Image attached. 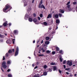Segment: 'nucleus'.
I'll return each mask as SVG.
<instances>
[{"instance_id":"obj_1","label":"nucleus","mask_w":77,"mask_h":77,"mask_svg":"<svg viewBox=\"0 0 77 77\" xmlns=\"http://www.w3.org/2000/svg\"><path fill=\"white\" fill-rule=\"evenodd\" d=\"M12 9V7H11L9 5L7 4L5 5V7L3 9V11L4 12H8L11 9Z\"/></svg>"},{"instance_id":"obj_2","label":"nucleus","mask_w":77,"mask_h":77,"mask_svg":"<svg viewBox=\"0 0 77 77\" xmlns=\"http://www.w3.org/2000/svg\"><path fill=\"white\" fill-rule=\"evenodd\" d=\"M42 0H41L39 5L38 6V8H43L44 9H45V6H44V5H41L42 4Z\"/></svg>"},{"instance_id":"obj_3","label":"nucleus","mask_w":77,"mask_h":77,"mask_svg":"<svg viewBox=\"0 0 77 77\" xmlns=\"http://www.w3.org/2000/svg\"><path fill=\"white\" fill-rule=\"evenodd\" d=\"M2 67H3L4 69H6L7 68V66L6 65V62L4 61L2 63Z\"/></svg>"},{"instance_id":"obj_4","label":"nucleus","mask_w":77,"mask_h":77,"mask_svg":"<svg viewBox=\"0 0 77 77\" xmlns=\"http://www.w3.org/2000/svg\"><path fill=\"white\" fill-rule=\"evenodd\" d=\"M19 51V49L18 48V47H17L16 48V51L14 55L15 56H17L18 55V54Z\"/></svg>"},{"instance_id":"obj_5","label":"nucleus","mask_w":77,"mask_h":77,"mask_svg":"<svg viewBox=\"0 0 77 77\" xmlns=\"http://www.w3.org/2000/svg\"><path fill=\"white\" fill-rule=\"evenodd\" d=\"M29 21L30 22H32L33 21V22H34L35 24H38V23H39L36 20H29Z\"/></svg>"},{"instance_id":"obj_6","label":"nucleus","mask_w":77,"mask_h":77,"mask_svg":"<svg viewBox=\"0 0 77 77\" xmlns=\"http://www.w3.org/2000/svg\"><path fill=\"white\" fill-rule=\"evenodd\" d=\"M67 64L69 66H71V65H72V63L71 61L70 62V60H68L67 62Z\"/></svg>"},{"instance_id":"obj_7","label":"nucleus","mask_w":77,"mask_h":77,"mask_svg":"<svg viewBox=\"0 0 77 77\" xmlns=\"http://www.w3.org/2000/svg\"><path fill=\"white\" fill-rule=\"evenodd\" d=\"M56 26H58L59 25V24L60 23V20H56Z\"/></svg>"},{"instance_id":"obj_8","label":"nucleus","mask_w":77,"mask_h":77,"mask_svg":"<svg viewBox=\"0 0 77 77\" xmlns=\"http://www.w3.org/2000/svg\"><path fill=\"white\" fill-rule=\"evenodd\" d=\"M54 18H59V15L57 14H56L55 15L54 17Z\"/></svg>"},{"instance_id":"obj_9","label":"nucleus","mask_w":77,"mask_h":77,"mask_svg":"<svg viewBox=\"0 0 77 77\" xmlns=\"http://www.w3.org/2000/svg\"><path fill=\"white\" fill-rule=\"evenodd\" d=\"M14 33L15 35H18V31L17 30H14Z\"/></svg>"},{"instance_id":"obj_10","label":"nucleus","mask_w":77,"mask_h":77,"mask_svg":"<svg viewBox=\"0 0 77 77\" xmlns=\"http://www.w3.org/2000/svg\"><path fill=\"white\" fill-rule=\"evenodd\" d=\"M6 42L7 44H11V41L9 39H8L6 41Z\"/></svg>"},{"instance_id":"obj_11","label":"nucleus","mask_w":77,"mask_h":77,"mask_svg":"<svg viewBox=\"0 0 77 77\" xmlns=\"http://www.w3.org/2000/svg\"><path fill=\"white\" fill-rule=\"evenodd\" d=\"M52 17V16H51V14H49L47 17V18H51Z\"/></svg>"},{"instance_id":"obj_12","label":"nucleus","mask_w":77,"mask_h":77,"mask_svg":"<svg viewBox=\"0 0 77 77\" xmlns=\"http://www.w3.org/2000/svg\"><path fill=\"white\" fill-rule=\"evenodd\" d=\"M5 37V36L4 35H2V34H0V38H4Z\"/></svg>"},{"instance_id":"obj_13","label":"nucleus","mask_w":77,"mask_h":77,"mask_svg":"<svg viewBox=\"0 0 77 77\" xmlns=\"http://www.w3.org/2000/svg\"><path fill=\"white\" fill-rule=\"evenodd\" d=\"M60 12L62 14H63V13H64V12H65V11H64V10L60 9Z\"/></svg>"},{"instance_id":"obj_14","label":"nucleus","mask_w":77,"mask_h":77,"mask_svg":"<svg viewBox=\"0 0 77 77\" xmlns=\"http://www.w3.org/2000/svg\"><path fill=\"white\" fill-rule=\"evenodd\" d=\"M43 24L44 25V26H47V23L46 22H44L43 23Z\"/></svg>"},{"instance_id":"obj_15","label":"nucleus","mask_w":77,"mask_h":77,"mask_svg":"<svg viewBox=\"0 0 77 77\" xmlns=\"http://www.w3.org/2000/svg\"><path fill=\"white\" fill-rule=\"evenodd\" d=\"M9 55V54L8 53H7L6 54H5V57L6 58H7V57H8V56Z\"/></svg>"},{"instance_id":"obj_16","label":"nucleus","mask_w":77,"mask_h":77,"mask_svg":"<svg viewBox=\"0 0 77 77\" xmlns=\"http://www.w3.org/2000/svg\"><path fill=\"white\" fill-rule=\"evenodd\" d=\"M7 24H8V23H7V22H5L3 24V25L5 27H6V26L7 25Z\"/></svg>"},{"instance_id":"obj_17","label":"nucleus","mask_w":77,"mask_h":77,"mask_svg":"<svg viewBox=\"0 0 77 77\" xmlns=\"http://www.w3.org/2000/svg\"><path fill=\"white\" fill-rule=\"evenodd\" d=\"M45 44H46V45H48L50 44V42H48V41H46L45 42Z\"/></svg>"},{"instance_id":"obj_18","label":"nucleus","mask_w":77,"mask_h":77,"mask_svg":"<svg viewBox=\"0 0 77 77\" xmlns=\"http://www.w3.org/2000/svg\"><path fill=\"white\" fill-rule=\"evenodd\" d=\"M33 18V16L31 15L29 17V18L28 20H32V18Z\"/></svg>"},{"instance_id":"obj_19","label":"nucleus","mask_w":77,"mask_h":77,"mask_svg":"<svg viewBox=\"0 0 77 77\" xmlns=\"http://www.w3.org/2000/svg\"><path fill=\"white\" fill-rule=\"evenodd\" d=\"M27 18H29V15L27 14H26L25 16V19H26Z\"/></svg>"},{"instance_id":"obj_20","label":"nucleus","mask_w":77,"mask_h":77,"mask_svg":"<svg viewBox=\"0 0 77 77\" xmlns=\"http://www.w3.org/2000/svg\"><path fill=\"white\" fill-rule=\"evenodd\" d=\"M8 53V54L9 53V54H11V53H12V51L11 50H9Z\"/></svg>"},{"instance_id":"obj_21","label":"nucleus","mask_w":77,"mask_h":77,"mask_svg":"<svg viewBox=\"0 0 77 77\" xmlns=\"http://www.w3.org/2000/svg\"><path fill=\"white\" fill-rule=\"evenodd\" d=\"M41 50H42V51L43 53H44V52H45V49H44V48H42L41 49Z\"/></svg>"},{"instance_id":"obj_22","label":"nucleus","mask_w":77,"mask_h":77,"mask_svg":"<svg viewBox=\"0 0 77 77\" xmlns=\"http://www.w3.org/2000/svg\"><path fill=\"white\" fill-rule=\"evenodd\" d=\"M60 49H59V48L58 47H56V50L57 51H59Z\"/></svg>"},{"instance_id":"obj_23","label":"nucleus","mask_w":77,"mask_h":77,"mask_svg":"<svg viewBox=\"0 0 77 77\" xmlns=\"http://www.w3.org/2000/svg\"><path fill=\"white\" fill-rule=\"evenodd\" d=\"M43 75H47V73L46 72H44L43 73Z\"/></svg>"},{"instance_id":"obj_24","label":"nucleus","mask_w":77,"mask_h":77,"mask_svg":"<svg viewBox=\"0 0 77 77\" xmlns=\"http://www.w3.org/2000/svg\"><path fill=\"white\" fill-rule=\"evenodd\" d=\"M57 69V68H56V66H55L53 67V71H56Z\"/></svg>"},{"instance_id":"obj_25","label":"nucleus","mask_w":77,"mask_h":77,"mask_svg":"<svg viewBox=\"0 0 77 77\" xmlns=\"http://www.w3.org/2000/svg\"><path fill=\"white\" fill-rule=\"evenodd\" d=\"M45 39L46 41H48V40L50 39V37H46L45 38Z\"/></svg>"},{"instance_id":"obj_26","label":"nucleus","mask_w":77,"mask_h":77,"mask_svg":"<svg viewBox=\"0 0 77 77\" xmlns=\"http://www.w3.org/2000/svg\"><path fill=\"white\" fill-rule=\"evenodd\" d=\"M27 5V2H25L24 4V6L25 7V6H26Z\"/></svg>"},{"instance_id":"obj_27","label":"nucleus","mask_w":77,"mask_h":77,"mask_svg":"<svg viewBox=\"0 0 77 77\" xmlns=\"http://www.w3.org/2000/svg\"><path fill=\"white\" fill-rule=\"evenodd\" d=\"M67 7L68 8V9L69 11V8H70V5H68L67 6Z\"/></svg>"},{"instance_id":"obj_28","label":"nucleus","mask_w":77,"mask_h":77,"mask_svg":"<svg viewBox=\"0 0 77 77\" xmlns=\"http://www.w3.org/2000/svg\"><path fill=\"white\" fill-rule=\"evenodd\" d=\"M48 71L49 72H51L52 71V69H51V68H49Z\"/></svg>"},{"instance_id":"obj_29","label":"nucleus","mask_w":77,"mask_h":77,"mask_svg":"<svg viewBox=\"0 0 77 77\" xmlns=\"http://www.w3.org/2000/svg\"><path fill=\"white\" fill-rule=\"evenodd\" d=\"M12 42H13V44H15V39H13L12 40Z\"/></svg>"},{"instance_id":"obj_30","label":"nucleus","mask_w":77,"mask_h":77,"mask_svg":"<svg viewBox=\"0 0 77 77\" xmlns=\"http://www.w3.org/2000/svg\"><path fill=\"white\" fill-rule=\"evenodd\" d=\"M55 63H51V65H55Z\"/></svg>"},{"instance_id":"obj_31","label":"nucleus","mask_w":77,"mask_h":77,"mask_svg":"<svg viewBox=\"0 0 77 77\" xmlns=\"http://www.w3.org/2000/svg\"><path fill=\"white\" fill-rule=\"evenodd\" d=\"M43 68L45 69H46V68H47V66L46 65H45L44 66Z\"/></svg>"},{"instance_id":"obj_32","label":"nucleus","mask_w":77,"mask_h":77,"mask_svg":"<svg viewBox=\"0 0 77 77\" xmlns=\"http://www.w3.org/2000/svg\"><path fill=\"white\" fill-rule=\"evenodd\" d=\"M62 52H63V51H62V50H60V51L59 53L60 54H62Z\"/></svg>"},{"instance_id":"obj_33","label":"nucleus","mask_w":77,"mask_h":77,"mask_svg":"<svg viewBox=\"0 0 77 77\" xmlns=\"http://www.w3.org/2000/svg\"><path fill=\"white\" fill-rule=\"evenodd\" d=\"M67 10H68V8H67V7H65L64 9V11H67Z\"/></svg>"},{"instance_id":"obj_34","label":"nucleus","mask_w":77,"mask_h":77,"mask_svg":"<svg viewBox=\"0 0 77 77\" xmlns=\"http://www.w3.org/2000/svg\"><path fill=\"white\" fill-rule=\"evenodd\" d=\"M46 53H50V51L49 50H47L46 51Z\"/></svg>"},{"instance_id":"obj_35","label":"nucleus","mask_w":77,"mask_h":77,"mask_svg":"<svg viewBox=\"0 0 77 77\" xmlns=\"http://www.w3.org/2000/svg\"><path fill=\"white\" fill-rule=\"evenodd\" d=\"M73 5H77V2H75L72 3Z\"/></svg>"},{"instance_id":"obj_36","label":"nucleus","mask_w":77,"mask_h":77,"mask_svg":"<svg viewBox=\"0 0 77 77\" xmlns=\"http://www.w3.org/2000/svg\"><path fill=\"white\" fill-rule=\"evenodd\" d=\"M60 60L61 62H62L63 60H62V58L61 57L60 58Z\"/></svg>"},{"instance_id":"obj_37","label":"nucleus","mask_w":77,"mask_h":77,"mask_svg":"<svg viewBox=\"0 0 77 77\" xmlns=\"http://www.w3.org/2000/svg\"><path fill=\"white\" fill-rule=\"evenodd\" d=\"M66 60H64L63 62V64H65V63H66Z\"/></svg>"},{"instance_id":"obj_38","label":"nucleus","mask_w":77,"mask_h":77,"mask_svg":"<svg viewBox=\"0 0 77 77\" xmlns=\"http://www.w3.org/2000/svg\"><path fill=\"white\" fill-rule=\"evenodd\" d=\"M55 53H56L55 51H53L52 52V54H55Z\"/></svg>"},{"instance_id":"obj_39","label":"nucleus","mask_w":77,"mask_h":77,"mask_svg":"<svg viewBox=\"0 0 77 77\" xmlns=\"http://www.w3.org/2000/svg\"><path fill=\"white\" fill-rule=\"evenodd\" d=\"M49 37H50V38H53V35L51 34H50Z\"/></svg>"},{"instance_id":"obj_40","label":"nucleus","mask_w":77,"mask_h":77,"mask_svg":"<svg viewBox=\"0 0 77 77\" xmlns=\"http://www.w3.org/2000/svg\"><path fill=\"white\" fill-rule=\"evenodd\" d=\"M8 76L9 77H12V75L11 74H9L8 75Z\"/></svg>"},{"instance_id":"obj_41","label":"nucleus","mask_w":77,"mask_h":77,"mask_svg":"<svg viewBox=\"0 0 77 77\" xmlns=\"http://www.w3.org/2000/svg\"><path fill=\"white\" fill-rule=\"evenodd\" d=\"M40 17H41V18H42L43 17V15H42V14H41L40 15Z\"/></svg>"},{"instance_id":"obj_42","label":"nucleus","mask_w":77,"mask_h":77,"mask_svg":"<svg viewBox=\"0 0 77 77\" xmlns=\"http://www.w3.org/2000/svg\"><path fill=\"white\" fill-rule=\"evenodd\" d=\"M58 71L59 72V73H60V74H62V71L60 70V69H59L58 70Z\"/></svg>"},{"instance_id":"obj_43","label":"nucleus","mask_w":77,"mask_h":77,"mask_svg":"<svg viewBox=\"0 0 77 77\" xmlns=\"http://www.w3.org/2000/svg\"><path fill=\"white\" fill-rule=\"evenodd\" d=\"M58 15H59V17H62V15L61 14H59Z\"/></svg>"},{"instance_id":"obj_44","label":"nucleus","mask_w":77,"mask_h":77,"mask_svg":"<svg viewBox=\"0 0 77 77\" xmlns=\"http://www.w3.org/2000/svg\"><path fill=\"white\" fill-rule=\"evenodd\" d=\"M2 60H5V56H3Z\"/></svg>"},{"instance_id":"obj_45","label":"nucleus","mask_w":77,"mask_h":77,"mask_svg":"<svg viewBox=\"0 0 77 77\" xmlns=\"http://www.w3.org/2000/svg\"><path fill=\"white\" fill-rule=\"evenodd\" d=\"M11 63V61H7V64H10Z\"/></svg>"},{"instance_id":"obj_46","label":"nucleus","mask_w":77,"mask_h":77,"mask_svg":"<svg viewBox=\"0 0 77 77\" xmlns=\"http://www.w3.org/2000/svg\"><path fill=\"white\" fill-rule=\"evenodd\" d=\"M14 34H13V33H11V37H13V36H12V35L14 36Z\"/></svg>"},{"instance_id":"obj_47","label":"nucleus","mask_w":77,"mask_h":77,"mask_svg":"<svg viewBox=\"0 0 77 77\" xmlns=\"http://www.w3.org/2000/svg\"><path fill=\"white\" fill-rule=\"evenodd\" d=\"M69 4H70V2H69L67 3L66 4V5H69Z\"/></svg>"},{"instance_id":"obj_48","label":"nucleus","mask_w":77,"mask_h":77,"mask_svg":"<svg viewBox=\"0 0 77 77\" xmlns=\"http://www.w3.org/2000/svg\"><path fill=\"white\" fill-rule=\"evenodd\" d=\"M33 15L34 16V17H36V14L35 13H34L33 14Z\"/></svg>"},{"instance_id":"obj_49","label":"nucleus","mask_w":77,"mask_h":77,"mask_svg":"<svg viewBox=\"0 0 77 77\" xmlns=\"http://www.w3.org/2000/svg\"><path fill=\"white\" fill-rule=\"evenodd\" d=\"M0 42H3V40L1 39H0Z\"/></svg>"},{"instance_id":"obj_50","label":"nucleus","mask_w":77,"mask_h":77,"mask_svg":"<svg viewBox=\"0 0 77 77\" xmlns=\"http://www.w3.org/2000/svg\"><path fill=\"white\" fill-rule=\"evenodd\" d=\"M38 56H40V57H41V56H44V55H43V54H39L38 55Z\"/></svg>"},{"instance_id":"obj_51","label":"nucleus","mask_w":77,"mask_h":77,"mask_svg":"<svg viewBox=\"0 0 77 77\" xmlns=\"http://www.w3.org/2000/svg\"><path fill=\"white\" fill-rule=\"evenodd\" d=\"M69 69H70V68H66L65 70H69Z\"/></svg>"},{"instance_id":"obj_52","label":"nucleus","mask_w":77,"mask_h":77,"mask_svg":"<svg viewBox=\"0 0 77 77\" xmlns=\"http://www.w3.org/2000/svg\"><path fill=\"white\" fill-rule=\"evenodd\" d=\"M63 66L64 67V69H65V68H66V65H63Z\"/></svg>"},{"instance_id":"obj_53","label":"nucleus","mask_w":77,"mask_h":77,"mask_svg":"<svg viewBox=\"0 0 77 77\" xmlns=\"http://www.w3.org/2000/svg\"><path fill=\"white\" fill-rule=\"evenodd\" d=\"M39 62H37L36 63V65H39Z\"/></svg>"},{"instance_id":"obj_54","label":"nucleus","mask_w":77,"mask_h":77,"mask_svg":"<svg viewBox=\"0 0 77 77\" xmlns=\"http://www.w3.org/2000/svg\"><path fill=\"white\" fill-rule=\"evenodd\" d=\"M33 77H39V76H37L36 75H34L33 76Z\"/></svg>"},{"instance_id":"obj_55","label":"nucleus","mask_w":77,"mask_h":77,"mask_svg":"<svg viewBox=\"0 0 77 77\" xmlns=\"http://www.w3.org/2000/svg\"><path fill=\"white\" fill-rule=\"evenodd\" d=\"M8 25L9 26H11V23H8Z\"/></svg>"},{"instance_id":"obj_56","label":"nucleus","mask_w":77,"mask_h":77,"mask_svg":"<svg viewBox=\"0 0 77 77\" xmlns=\"http://www.w3.org/2000/svg\"><path fill=\"white\" fill-rule=\"evenodd\" d=\"M12 51L13 53H14V52L15 51V49H13L12 50Z\"/></svg>"},{"instance_id":"obj_57","label":"nucleus","mask_w":77,"mask_h":77,"mask_svg":"<svg viewBox=\"0 0 77 77\" xmlns=\"http://www.w3.org/2000/svg\"><path fill=\"white\" fill-rule=\"evenodd\" d=\"M39 40H38L37 42V44H38V43H39Z\"/></svg>"},{"instance_id":"obj_58","label":"nucleus","mask_w":77,"mask_h":77,"mask_svg":"<svg viewBox=\"0 0 77 77\" xmlns=\"http://www.w3.org/2000/svg\"><path fill=\"white\" fill-rule=\"evenodd\" d=\"M43 41H43V40H41V44H42V43H43Z\"/></svg>"},{"instance_id":"obj_59","label":"nucleus","mask_w":77,"mask_h":77,"mask_svg":"<svg viewBox=\"0 0 77 77\" xmlns=\"http://www.w3.org/2000/svg\"><path fill=\"white\" fill-rule=\"evenodd\" d=\"M1 70L3 72L4 71V70H3V69L2 68V67H1Z\"/></svg>"},{"instance_id":"obj_60","label":"nucleus","mask_w":77,"mask_h":77,"mask_svg":"<svg viewBox=\"0 0 77 77\" xmlns=\"http://www.w3.org/2000/svg\"><path fill=\"white\" fill-rule=\"evenodd\" d=\"M11 71V69H8L7 70V72H9V71Z\"/></svg>"},{"instance_id":"obj_61","label":"nucleus","mask_w":77,"mask_h":77,"mask_svg":"<svg viewBox=\"0 0 77 77\" xmlns=\"http://www.w3.org/2000/svg\"><path fill=\"white\" fill-rule=\"evenodd\" d=\"M49 29L50 30H51V27H49Z\"/></svg>"},{"instance_id":"obj_62","label":"nucleus","mask_w":77,"mask_h":77,"mask_svg":"<svg viewBox=\"0 0 77 77\" xmlns=\"http://www.w3.org/2000/svg\"><path fill=\"white\" fill-rule=\"evenodd\" d=\"M38 68V66H35V67H34V69H36V68Z\"/></svg>"},{"instance_id":"obj_63","label":"nucleus","mask_w":77,"mask_h":77,"mask_svg":"<svg viewBox=\"0 0 77 77\" xmlns=\"http://www.w3.org/2000/svg\"><path fill=\"white\" fill-rule=\"evenodd\" d=\"M66 74H67V75H69V73L68 72H66Z\"/></svg>"},{"instance_id":"obj_64","label":"nucleus","mask_w":77,"mask_h":77,"mask_svg":"<svg viewBox=\"0 0 77 77\" xmlns=\"http://www.w3.org/2000/svg\"><path fill=\"white\" fill-rule=\"evenodd\" d=\"M34 1H35V0H32V3H34Z\"/></svg>"}]
</instances>
